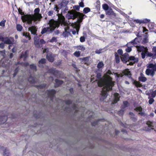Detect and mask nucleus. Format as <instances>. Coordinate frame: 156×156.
Here are the masks:
<instances>
[{
  "mask_svg": "<svg viewBox=\"0 0 156 156\" xmlns=\"http://www.w3.org/2000/svg\"><path fill=\"white\" fill-rule=\"evenodd\" d=\"M112 74L111 71L109 70L105 74L103 77L101 78V75L100 73H98L97 75V78L100 79L98 82V85L99 87H102V90L101 92V97L100 100L103 101L107 97V92L111 90L112 87L114 86L115 82L112 80V78L109 75Z\"/></svg>",
  "mask_w": 156,
  "mask_h": 156,
  "instance_id": "nucleus-1",
  "label": "nucleus"
},
{
  "mask_svg": "<svg viewBox=\"0 0 156 156\" xmlns=\"http://www.w3.org/2000/svg\"><path fill=\"white\" fill-rule=\"evenodd\" d=\"M49 27H44L42 30L41 33L43 34L45 33H50L52 32L56 27H58L60 24L61 26L65 27L64 29L65 31L69 28V24L65 21V18L62 15L59 14L58 16V21H55L53 20H51L48 23Z\"/></svg>",
  "mask_w": 156,
  "mask_h": 156,
  "instance_id": "nucleus-2",
  "label": "nucleus"
},
{
  "mask_svg": "<svg viewBox=\"0 0 156 156\" xmlns=\"http://www.w3.org/2000/svg\"><path fill=\"white\" fill-rule=\"evenodd\" d=\"M34 14L26 15L22 19L23 22L27 21L28 24H31L32 21L35 22L37 20L40 21L42 16L41 14L39 13L40 9L39 8H37L34 10Z\"/></svg>",
  "mask_w": 156,
  "mask_h": 156,
  "instance_id": "nucleus-3",
  "label": "nucleus"
},
{
  "mask_svg": "<svg viewBox=\"0 0 156 156\" xmlns=\"http://www.w3.org/2000/svg\"><path fill=\"white\" fill-rule=\"evenodd\" d=\"M84 16V14L74 10H71L68 12L66 15V17L68 19H72L73 20L77 17L78 19L76 22L80 23L82 21Z\"/></svg>",
  "mask_w": 156,
  "mask_h": 156,
  "instance_id": "nucleus-4",
  "label": "nucleus"
},
{
  "mask_svg": "<svg viewBox=\"0 0 156 156\" xmlns=\"http://www.w3.org/2000/svg\"><path fill=\"white\" fill-rule=\"evenodd\" d=\"M148 68L146 71V74L148 75H151L153 76L156 72V64L150 63L147 65Z\"/></svg>",
  "mask_w": 156,
  "mask_h": 156,
  "instance_id": "nucleus-5",
  "label": "nucleus"
},
{
  "mask_svg": "<svg viewBox=\"0 0 156 156\" xmlns=\"http://www.w3.org/2000/svg\"><path fill=\"white\" fill-rule=\"evenodd\" d=\"M137 50L139 52H142L141 55L142 58H145L146 55H147L148 49L147 47H144L142 46H136Z\"/></svg>",
  "mask_w": 156,
  "mask_h": 156,
  "instance_id": "nucleus-6",
  "label": "nucleus"
},
{
  "mask_svg": "<svg viewBox=\"0 0 156 156\" xmlns=\"http://www.w3.org/2000/svg\"><path fill=\"white\" fill-rule=\"evenodd\" d=\"M80 23L75 22L74 23H71V25L73 28H75L74 30L72 31V34L73 35L76 34V32L77 34H78V32L79 31L80 27Z\"/></svg>",
  "mask_w": 156,
  "mask_h": 156,
  "instance_id": "nucleus-7",
  "label": "nucleus"
},
{
  "mask_svg": "<svg viewBox=\"0 0 156 156\" xmlns=\"http://www.w3.org/2000/svg\"><path fill=\"white\" fill-rule=\"evenodd\" d=\"M147 56L148 57H151L153 59L156 58V47L153 48L151 53L148 51Z\"/></svg>",
  "mask_w": 156,
  "mask_h": 156,
  "instance_id": "nucleus-8",
  "label": "nucleus"
},
{
  "mask_svg": "<svg viewBox=\"0 0 156 156\" xmlns=\"http://www.w3.org/2000/svg\"><path fill=\"white\" fill-rule=\"evenodd\" d=\"M14 41L13 37H11L9 38L8 37L4 38L3 42L5 44H11L14 43Z\"/></svg>",
  "mask_w": 156,
  "mask_h": 156,
  "instance_id": "nucleus-9",
  "label": "nucleus"
},
{
  "mask_svg": "<svg viewBox=\"0 0 156 156\" xmlns=\"http://www.w3.org/2000/svg\"><path fill=\"white\" fill-rule=\"evenodd\" d=\"M56 92L55 90H47L46 92V93L47 95L50 97L51 101H53V98L54 97V94H55Z\"/></svg>",
  "mask_w": 156,
  "mask_h": 156,
  "instance_id": "nucleus-10",
  "label": "nucleus"
},
{
  "mask_svg": "<svg viewBox=\"0 0 156 156\" xmlns=\"http://www.w3.org/2000/svg\"><path fill=\"white\" fill-rule=\"evenodd\" d=\"M37 28L35 26H32L30 27H29L28 29V30L29 31H30L31 34H33L34 35H36V36L37 35L36 33L37 31Z\"/></svg>",
  "mask_w": 156,
  "mask_h": 156,
  "instance_id": "nucleus-11",
  "label": "nucleus"
},
{
  "mask_svg": "<svg viewBox=\"0 0 156 156\" xmlns=\"http://www.w3.org/2000/svg\"><path fill=\"white\" fill-rule=\"evenodd\" d=\"M129 55L127 53H125L121 56V60L123 62L125 63L129 59Z\"/></svg>",
  "mask_w": 156,
  "mask_h": 156,
  "instance_id": "nucleus-12",
  "label": "nucleus"
},
{
  "mask_svg": "<svg viewBox=\"0 0 156 156\" xmlns=\"http://www.w3.org/2000/svg\"><path fill=\"white\" fill-rule=\"evenodd\" d=\"M150 21V20L149 19H145L144 20H134V22H136L137 23H139L140 24L143 23H146L148 22H149Z\"/></svg>",
  "mask_w": 156,
  "mask_h": 156,
  "instance_id": "nucleus-13",
  "label": "nucleus"
},
{
  "mask_svg": "<svg viewBox=\"0 0 156 156\" xmlns=\"http://www.w3.org/2000/svg\"><path fill=\"white\" fill-rule=\"evenodd\" d=\"M119 95L118 93H116L114 95V99L113 101L112 102V104H114L116 103L119 99Z\"/></svg>",
  "mask_w": 156,
  "mask_h": 156,
  "instance_id": "nucleus-14",
  "label": "nucleus"
},
{
  "mask_svg": "<svg viewBox=\"0 0 156 156\" xmlns=\"http://www.w3.org/2000/svg\"><path fill=\"white\" fill-rule=\"evenodd\" d=\"M46 58L50 62H53L54 59V57L51 53H48L47 56Z\"/></svg>",
  "mask_w": 156,
  "mask_h": 156,
  "instance_id": "nucleus-15",
  "label": "nucleus"
},
{
  "mask_svg": "<svg viewBox=\"0 0 156 156\" xmlns=\"http://www.w3.org/2000/svg\"><path fill=\"white\" fill-rule=\"evenodd\" d=\"M129 60L130 62L132 63V64H134L135 62H136L138 61V58H135L134 56H131L129 57Z\"/></svg>",
  "mask_w": 156,
  "mask_h": 156,
  "instance_id": "nucleus-16",
  "label": "nucleus"
},
{
  "mask_svg": "<svg viewBox=\"0 0 156 156\" xmlns=\"http://www.w3.org/2000/svg\"><path fill=\"white\" fill-rule=\"evenodd\" d=\"M131 44L133 45V44L132 43H128L126 44L127 48L126 49V51L127 52H129L132 50L131 48V46H132L130 45Z\"/></svg>",
  "mask_w": 156,
  "mask_h": 156,
  "instance_id": "nucleus-17",
  "label": "nucleus"
},
{
  "mask_svg": "<svg viewBox=\"0 0 156 156\" xmlns=\"http://www.w3.org/2000/svg\"><path fill=\"white\" fill-rule=\"evenodd\" d=\"M34 44L37 47H41V45L40 44L39 41L37 38L35 37H34Z\"/></svg>",
  "mask_w": 156,
  "mask_h": 156,
  "instance_id": "nucleus-18",
  "label": "nucleus"
},
{
  "mask_svg": "<svg viewBox=\"0 0 156 156\" xmlns=\"http://www.w3.org/2000/svg\"><path fill=\"white\" fill-rule=\"evenodd\" d=\"M106 15H114L115 14L112 9L111 8L106 11Z\"/></svg>",
  "mask_w": 156,
  "mask_h": 156,
  "instance_id": "nucleus-19",
  "label": "nucleus"
},
{
  "mask_svg": "<svg viewBox=\"0 0 156 156\" xmlns=\"http://www.w3.org/2000/svg\"><path fill=\"white\" fill-rule=\"evenodd\" d=\"M124 75L128 76L129 77H130L131 76L130 72L129 71L128 69H126L123 72Z\"/></svg>",
  "mask_w": 156,
  "mask_h": 156,
  "instance_id": "nucleus-20",
  "label": "nucleus"
},
{
  "mask_svg": "<svg viewBox=\"0 0 156 156\" xmlns=\"http://www.w3.org/2000/svg\"><path fill=\"white\" fill-rule=\"evenodd\" d=\"M55 87H58L59 85L62 84L63 83V82L62 81L58 79H55Z\"/></svg>",
  "mask_w": 156,
  "mask_h": 156,
  "instance_id": "nucleus-21",
  "label": "nucleus"
},
{
  "mask_svg": "<svg viewBox=\"0 0 156 156\" xmlns=\"http://www.w3.org/2000/svg\"><path fill=\"white\" fill-rule=\"evenodd\" d=\"M49 72L56 76H57V74L58 73V71L54 69H50L49 70Z\"/></svg>",
  "mask_w": 156,
  "mask_h": 156,
  "instance_id": "nucleus-22",
  "label": "nucleus"
},
{
  "mask_svg": "<svg viewBox=\"0 0 156 156\" xmlns=\"http://www.w3.org/2000/svg\"><path fill=\"white\" fill-rule=\"evenodd\" d=\"M7 117L5 116H0V124L4 123L6 121Z\"/></svg>",
  "mask_w": 156,
  "mask_h": 156,
  "instance_id": "nucleus-23",
  "label": "nucleus"
},
{
  "mask_svg": "<svg viewBox=\"0 0 156 156\" xmlns=\"http://www.w3.org/2000/svg\"><path fill=\"white\" fill-rule=\"evenodd\" d=\"M140 40V38H135V39H134V40L133 41L130 42H129V43H132L133 44V45L132 44L130 45V46H131V47H133V46H135L136 45V41H139Z\"/></svg>",
  "mask_w": 156,
  "mask_h": 156,
  "instance_id": "nucleus-24",
  "label": "nucleus"
},
{
  "mask_svg": "<svg viewBox=\"0 0 156 156\" xmlns=\"http://www.w3.org/2000/svg\"><path fill=\"white\" fill-rule=\"evenodd\" d=\"M141 76L139 78V81L144 82L147 79L146 77L142 76V73H141Z\"/></svg>",
  "mask_w": 156,
  "mask_h": 156,
  "instance_id": "nucleus-25",
  "label": "nucleus"
},
{
  "mask_svg": "<svg viewBox=\"0 0 156 156\" xmlns=\"http://www.w3.org/2000/svg\"><path fill=\"white\" fill-rule=\"evenodd\" d=\"M28 80L29 82L31 83H34L36 82L35 78L32 76L29 77L28 78Z\"/></svg>",
  "mask_w": 156,
  "mask_h": 156,
  "instance_id": "nucleus-26",
  "label": "nucleus"
},
{
  "mask_svg": "<svg viewBox=\"0 0 156 156\" xmlns=\"http://www.w3.org/2000/svg\"><path fill=\"white\" fill-rule=\"evenodd\" d=\"M3 155V156H10L9 152L8 150L5 149L4 150Z\"/></svg>",
  "mask_w": 156,
  "mask_h": 156,
  "instance_id": "nucleus-27",
  "label": "nucleus"
},
{
  "mask_svg": "<svg viewBox=\"0 0 156 156\" xmlns=\"http://www.w3.org/2000/svg\"><path fill=\"white\" fill-rule=\"evenodd\" d=\"M27 51H26L24 53H23L21 54V55L20 56V58H23V60H26V58L27 56Z\"/></svg>",
  "mask_w": 156,
  "mask_h": 156,
  "instance_id": "nucleus-28",
  "label": "nucleus"
},
{
  "mask_svg": "<svg viewBox=\"0 0 156 156\" xmlns=\"http://www.w3.org/2000/svg\"><path fill=\"white\" fill-rule=\"evenodd\" d=\"M115 59L116 63H119L120 61V57L117 53L115 54Z\"/></svg>",
  "mask_w": 156,
  "mask_h": 156,
  "instance_id": "nucleus-29",
  "label": "nucleus"
},
{
  "mask_svg": "<svg viewBox=\"0 0 156 156\" xmlns=\"http://www.w3.org/2000/svg\"><path fill=\"white\" fill-rule=\"evenodd\" d=\"M46 60L45 58H42L38 62L39 66H40L41 64H44L46 62Z\"/></svg>",
  "mask_w": 156,
  "mask_h": 156,
  "instance_id": "nucleus-30",
  "label": "nucleus"
},
{
  "mask_svg": "<svg viewBox=\"0 0 156 156\" xmlns=\"http://www.w3.org/2000/svg\"><path fill=\"white\" fill-rule=\"evenodd\" d=\"M29 35L30 34L27 33H26L25 32L23 33V36H24L26 37H28L29 38V40H30L31 39V37Z\"/></svg>",
  "mask_w": 156,
  "mask_h": 156,
  "instance_id": "nucleus-31",
  "label": "nucleus"
},
{
  "mask_svg": "<svg viewBox=\"0 0 156 156\" xmlns=\"http://www.w3.org/2000/svg\"><path fill=\"white\" fill-rule=\"evenodd\" d=\"M16 28L17 30L19 31H21L23 29V27L20 24H17Z\"/></svg>",
  "mask_w": 156,
  "mask_h": 156,
  "instance_id": "nucleus-32",
  "label": "nucleus"
},
{
  "mask_svg": "<svg viewBox=\"0 0 156 156\" xmlns=\"http://www.w3.org/2000/svg\"><path fill=\"white\" fill-rule=\"evenodd\" d=\"M76 48L78 50H81L83 51L85 50V48L83 45H80L76 47Z\"/></svg>",
  "mask_w": 156,
  "mask_h": 156,
  "instance_id": "nucleus-33",
  "label": "nucleus"
},
{
  "mask_svg": "<svg viewBox=\"0 0 156 156\" xmlns=\"http://www.w3.org/2000/svg\"><path fill=\"white\" fill-rule=\"evenodd\" d=\"M102 7L103 9L106 11L109 8L107 4H104L102 5Z\"/></svg>",
  "mask_w": 156,
  "mask_h": 156,
  "instance_id": "nucleus-34",
  "label": "nucleus"
},
{
  "mask_svg": "<svg viewBox=\"0 0 156 156\" xmlns=\"http://www.w3.org/2000/svg\"><path fill=\"white\" fill-rule=\"evenodd\" d=\"M148 42V39L147 36H145L144 38L143 39L142 41V43L143 44H145Z\"/></svg>",
  "mask_w": 156,
  "mask_h": 156,
  "instance_id": "nucleus-35",
  "label": "nucleus"
},
{
  "mask_svg": "<svg viewBox=\"0 0 156 156\" xmlns=\"http://www.w3.org/2000/svg\"><path fill=\"white\" fill-rule=\"evenodd\" d=\"M104 66V64L103 62H101L98 63L97 65V67L99 68L100 69L101 68H102V67Z\"/></svg>",
  "mask_w": 156,
  "mask_h": 156,
  "instance_id": "nucleus-36",
  "label": "nucleus"
},
{
  "mask_svg": "<svg viewBox=\"0 0 156 156\" xmlns=\"http://www.w3.org/2000/svg\"><path fill=\"white\" fill-rule=\"evenodd\" d=\"M90 11V9L88 7L85 8L84 9L83 11L85 13H87Z\"/></svg>",
  "mask_w": 156,
  "mask_h": 156,
  "instance_id": "nucleus-37",
  "label": "nucleus"
},
{
  "mask_svg": "<svg viewBox=\"0 0 156 156\" xmlns=\"http://www.w3.org/2000/svg\"><path fill=\"white\" fill-rule=\"evenodd\" d=\"M134 84L137 87H140L142 86L141 84L140 83L136 81H135L134 82Z\"/></svg>",
  "mask_w": 156,
  "mask_h": 156,
  "instance_id": "nucleus-38",
  "label": "nucleus"
},
{
  "mask_svg": "<svg viewBox=\"0 0 156 156\" xmlns=\"http://www.w3.org/2000/svg\"><path fill=\"white\" fill-rule=\"evenodd\" d=\"M83 62L85 64H87V62L89 61V58L88 57H87L84 58L82 59Z\"/></svg>",
  "mask_w": 156,
  "mask_h": 156,
  "instance_id": "nucleus-39",
  "label": "nucleus"
},
{
  "mask_svg": "<svg viewBox=\"0 0 156 156\" xmlns=\"http://www.w3.org/2000/svg\"><path fill=\"white\" fill-rule=\"evenodd\" d=\"M146 124L149 127H153V122H151L150 121H148L146 123Z\"/></svg>",
  "mask_w": 156,
  "mask_h": 156,
  "instance_id": "nucleus-40",
  "label": "nucleus"
},
{
  "mask_svg": "<svg viewBox=\"0 0 156 156\" xmlns=\"http://www.w3.org/2000/svg\"><path fill=\"white\" fill-rule=\"evenodd\" d=\"M30 68L35 71H36V67L34 64H32L30 66Z\"/></svg>",
  "mask_w": 156,
  "mask_h": 156,
  "instance_id": "nucleus-41",
  "label": "nucleus"
},
{
  "mask_svg": "<svg viewBox=\"0 0 156 156\" xmlns=\"http://www.w3.org/2000/svg\"><path fill=\"white\" fill-rule=\"evenodd\" d=\"M103 50V49H100L99 50H96L95 51L96 54H100L102 52V51Z\"/></svg>",
  "mask_w": 156,
  "mask_h": 156,
  "instance_id": "nucleus-42",
  "label": "nucleus"
},
{
  "mask_svg": "<svg viewBox=\"0 0 156 156\" xmlns=\"http://www.w3.org/2000/svg\"><path fill=\"white\" fill-rule=\"evenodd\" d=\"M80 52L79 51H76L74 53V56L76 57H79L80 55Z\"/></svg>",
  "mask_w": 156,
  "mask_h": 156,
  "instance_id": "nucleus-43",
  "label": "nucleus"
},
{
  "mask_svg": "<svg viewBox=\"0 0 156 156\" xmlns=\"http://www.w3.org/2000/svg\"><path fill=\"white\" fill-rule=\"evenodd\" d=\"M6 22L5 20H2L0 22V26L2 27H4L5 23Z\"/></svg>",
  "mask_w": 156,
  "mask_h": 156,
  "instance_id": "nucleus-44",
  "label": "nucleus"
},
{
  "mask_svg": "<svg viewBox=\"0 0 156 156\" xmlns=\"http://www.w3.org/2000/svg\"><path fill=\"white\" fill-rule=\"evenodd\" d=\"M134 110L136 111H138L139 112H141L142 110V108L141 107H138L136 108Z\"/></svg>",
  "mask_w": 156,
  "mask_h": 156,
  "instance_id": "nucleus-45",
  "label": "nucleus"
},
{
  "mask_svg": "<svg viewBox=\"0 0 156 156\" xmlns=\"http://www.w3.org/2000/svg\"><path fill=\"white\" fill-rule=\"evenodd\" d=\"M57 41V38L55 37H53L49 41L51 42H56Z\"/></svg>",
  "mask_w": 156,
  "mask_h": 156,
  "instance_id": "nucleus-46",
  "label": "nucleus"
},
{
  "mask_svg": "<svg viewBox=\"0 0 156 156\" xmlns=\"http://www.w3.org/2000/svg\"><path fill=\"white\" fill-rule=\"evenodd\" d=\"M5 50H4L3 51H0V54L3 56V57H4L5 55Z\"/></svg>",
  "mask_w": 156,
  "mask_h": 156,
  "instance_id": "nucleus-47",
  "label": "nucleus"
},
{
  "mask_svg": "<svg viewBox=\"0 0 156 156\" xmlns=\"http://www.w3.org/2000/svg\"><path fill=\"white\" fill-rule=\"evenodd\" d=\"M124 63H126L127 65H133V64H132V63L131 62H130V61H129V59L127 60L126 62H125Z\"/></svg>",
  "mask_w": 156,
  "mask_h": 156,
  "instance_id": "nucleus-48",
  "label": "nucleus"
},
{
  "mask_svg": "<svg viewBox=\"0 0 156 156\" xmlns=\"http://www.w3.org/2000/svg\"><path fill=\"white\" fill-rule=\"evenodd\" d=\"M5 44L4 43V42H2L1 43H0V48H1L2 49H3L4 48Z\"/></svg>",
  "mask_w": 156,
  "mask_h": 156,
  "instance_id": "nucleus-49",
  "label": "nucleus"
},
{
  "mask_svg": "<svg viewBox=\"0 0 156 156\" xmlns=\"http://www.w3.org/2000/svg\"><path fill=\"white\" fill-rule=\"evenodd\" d=\"M85 41V39L84 37L82 36L80 37V41L81 42H83Z\"/></svg>",
  "mask_w": 156,
  "mask_h": 156,
  "instance_id": "nucleus-50",
  "label": "nucleus"
},
{
  "mask_svg": "<svg viewBox=\"0 0 156 156\" xmlns=\"http://www.w3.org/2000/svg\"><path fill=\"white\" fill-rule=\"evenodd\" d=\"M128 102L127 101H125L123 102V107L124 108H126L128 106Z\"/></svg>",
  "mask_w": 156,
  "mask_h": 156,
  "instance_id": "nucleus-51",
  "label": "nucleus"
},
{
  "mask_svg": "<svg viewBox=\"0 0 156 156\" xmlns=\"http://www.w3.org/2000/svg\"><path fill=\"white\" fill-rule=\"evenodd\" d=\"M40 44L41 45V47L42 46V44H44L45 43V42L44 41L43 39H41L40 41Z\"/></svg>",
  "mask_w": 156,
  "mask_h": 156,
  "instance_id": "nucleus-52",
  "label": "nucleus"
},
{
  "mask_svg": "<svg viewBox=\"0 0 156 156\" xmlns=\"http://www.w3.org/2000/svg\"><path fill=\"white\" fill-rule=\"evenodd\" d=\"M154 101V100L153 99L151 98L148 101V103L150 104H151Z\"/></svg>",
  "mask_w": 156,
  "mask_h": 156,
  "instance_id": "nucleus-53",
  "label": "nucleus"
},
{
  "mask_svg": "<svg viewBox=\"0 0 156 156\" xmlns=\"http://www.w3.org/2000/svg\"><path fill=\"white\" fill-rule=\"evenodd\" d=\"M124 111V110L122 109L118 112V114L120 115H122L123 114Z\"/></svg>",
  "mask_w": 156,
  "mask_h": 156,
  "instance_id": "nucleus-54",
  "label": "nucleus"
},
{
  "mask_svg": "<svg viewBox=\"0 0 156 156\" xmlns=\"http://www.w3.org/2000/svg\"><path fill=\"white\" fill-rule=\"evenodd\" d=\"M156 95V90L152 92V93L151 94V97H152L153 98H154L155 97Z\"/></svg>",
  "mask_w": 156,
  "mask_h": 156,
  "instance_id": "nucleus-55",
  "label": "nucleus"
},
{
  "mask_svg": "<svg viewBox=\"0 0 156 156\" xmlns=\"http://www.w3.org/2000/svg\"><path fill=\"white\" fill-rule=\"evenodd\" d=\"M118 53L121 56L122 55V49H119L117 51Z\"/></svg>",
  "mask_w": 156,
  "mask_h": 156,
  "instance_id": "nucleus-56",
  "label": "nucleus"
},
{
  "mask_svg": "<svg viewBox=\"0 0 156 156\" xmlns=\"http://www.w3.org/2000/svg\"><path fill=\"white\" fill-rule=\"evenodd\" d=\"M77 108V106L75 105H73V107H72V109L73 110H75V111L76 112H77V109H76V108Z\"/></svg>",
  "mask_w": 156,
  "mask_h": 156,
  "instance_id": "nucleus-57",
  "label": "nucleus"
},
{
  "mask_svg": "<svg viewBox=\"0 0 156 156\" xmlns=\"http://www.w3.org/2000/svg\"><path fill=\"white\" fill-rule=\"evenodd\" d=\"M73 8L79 11L80 7L78 5H75L73 7Z\"/></svg>",
  "mask_w": 156,
  "mask_h": 156,
  "instance_id": "nucleus-58",
  "label": "nucleus"
},
{
  "mask_svg": "<svg viewBox=\"0 0 156 156\" xmlns=\"http://www.w3.org/2000/svg\"><path fill=\"white\" fill-rule=\"evenodd\" d=\"M18 71V68H16L15 70L14 73L13 74V77H15L16 76Z\"/></svg>",
  "mask_w": 156,
  "mask_h": 156,
  "instance_id": "nucleus-59",
  "label": "nucleus"
},
{
  "mask_svg": "<svg viewBox=\"0 0 156 156\" xmlns=\"http://www.w3.org/2000/svg\"><path fill=\"white\" fill-rule=\"evenodd\" d=\"M53 11H50L48 12V14L49 16H51L53 14Z\"/></svg>",
  "mask_w": 156,
  "mask_h": 156,
  "instance_id": "nucleus-60",
  "label": "nucleus"
},
{
  "mask_svg": "<svg viewBox=\"0 0 156 156\" xmlns=\"http://www.w3.org/2000/svg\"><path fill=\"white\" fill-rule=\"evenodd\" d=\"M131 119L133 122H136L137 120V119L135 116L132 117V118Z\"/></svg>",
  "mask_w": 156,
  "mask_h": 156,
  "instance_id": "nucleus-61",
  "label": "nucleus"
},
{
  "mask_svg": "<svg viewBox=\"0 0 156 156\" xmlns=\"http://www.w3.org/2000/svg\"><path fill=\"white\" fill-rule=\"evenodd\" d=\"M63 109H64L66 111H69L71 110V108H65L64 107H62Z\"/></svg>",
  "mask_w": 156,
  "mask_h": 156,
  "instance_id": "nucleus-62",
  "label": "nucleus"
},
{
  "mask_svg": "<svg viewBox=\"0 0 156 156\" xmlns=\"http://www.w3.org/2000/svg\"><path fill=\"white\" fill-rule=\"evenodd\" d=\"M65 103L67 105H68L71 103V101L68 100L66 101Z\"/></svg>",
  "mask_w": 156,
  "mask_h": 156,
  "instance_id": "nucleus-63",
  "label": "nucleus"
},
{
  "mask_svg": "<svg viewBox=\"0 0 156 156\" xmlns=\"http://www.w3.org/2000/svg\"><path fill=\"white\" fill-rule=\"evenodd\" d=\"M139 114L141 116H144L145 115V113L144 112H140L139 113Z\"/></svg>",
  "mask_w": 156,
  "mask_h": 156,
  "instance_id": "nucleus-64",
  "label": "nucleus"
}]
</instances>
